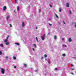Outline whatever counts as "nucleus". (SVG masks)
I'll return each instance as SVG.
<instances>
[{
	"mask_svg": "<svg viewBox=\"0 0 76 76\" xmlns=\"http://www.w3.org/2000/svg\"><path fill=\"white\" fill-rule=\"evenodd\" d=\"M23 66L25 67H27V65H26V64H24Z\"/></svg>",
	"mask_w": 76,
	"mask_h": 76,
	"instance_id": "obj_11",
	"label": "nucleus"
},
{
	"mask_svg": "<svg viewBox=\"0 0 76 76\" xmlns=\"http://www.w3.org/2000/svg\"><path fill=\"white\" fill-rule=\"evenodd\" d=\"M48 24L50 26H52V24H51L50 23H49Z\"/></svg>",
	"mask_w": 76,
	"mask_h": 76,
	"instance_id": "obj_23",
	"label": "nucleus"
},
{
	"mask_svg": "<svg viewBox=\"0 0 76 76\" xmlns=\"http://www.w3.org/2000/svg\"><path fill=\"white\" fill-rule=\"evenodd\" d=\"M55 70H57V68H55Z\"/></svg>",
	"mask_w": 76,
	"mask_h": 76,
	"instance_id": "obj_42",
	"label": "nucleus"
},
{
	"mask_svg": "<svg viewBox=\"0 0 76 76\" xmlns=\"http://www.w3.org/2000/svg\"><path fill=\"white\" fill-rule=\"evenodd\" d=\"M69 13L70 14H72V12H71V11L70 10L69 11Z\"/></svg>",
	"mask_w": 76,
	"mask_h": 76,
	"instance_id": "obj_30",
	"label": "nucleus"
},
{
	"mask_svg": "<svg viewBox=\"0 0 76 76\" xmlns=\"http://www.w3.org/2000/svg\"><path fill=\"white\" fill-rule=\"evenodd\" d=\"M72 70H74V69L73 68H72L71 69Z\"/></svg>",
	"mask_w": 76,
	"mask_h": 76,
	"instance_id": "obj_36",
	"label": "nucleus"
},
{
	"mask_svg": "<svg viewBox=\"0 0 76 76\" xmlns=\"http://www.w3.org/2000/svg\"><path fill=\"white\" fill-rule=\"evenodd\" d=\"M71 74L72 75H73V72H72V73H71Z\"/></svg>",
	"mask_w": 76,
	"mask_h": 76,
	"instance_id": "obj_40",
	"label": "nucleus"
},
{
	"mask_svg": "<svg viewBox=\"0 0 76 76\" xmlns=\"http://www.w3.org/2000/svg\"><path fill=\"white\" fill-rule=\"evenodd\" d=\"M63 45V46H64V45Z\"/></svg>",
	"mask_w": 76,
	"mask_h": 76,
	"instance_id": "obj_47",
	"label": "nucleus"
},
{
	"mask_svg": "<svg viewBox=\"0 0 76 76\" xmlns=\"http://www.w3.org/2000/svg\"><path fill=\"white\" fill-rule=\"evenodd\" d=\"M36 29H38V28L37 27H36Z\"/></svg>",
	"mask_w": 76,
	"mask_h": 76,
	"instance_id": "obj_39",
	"label": "nucleus"
},
{
	"mask_svg": "<svg viewBox=\"0 0 76 76\" xmlns=\"http://www.w3.org/2000/svg\"><path fill=\"white\" fill-rule=\"evenodd\" d=\"M9 44V42H6V45H8Z\"/></svg>",
	"mask_w": 76,
	"mask_h": 76,
	"instance_id": "obj_21",
	"label": "nucleus"
},
{
	"mask_svg": "<svg viewBox=\"0 0 76 76\" xmlns=\"http://www.w3.org/2000/svg\"><path fill=\"white\" fill-rule=\"evenodd\" d=\"M49 6H50V7H52V6H51V4L49 5Z\"/></svg>",
	"mask_w": 76,
	"mask_h": 76,
	"instance_id": "obj_28",
	"label": "nucleus"
},
{
	"mask_svg": "<svg viewBox=\"0 0 76 76\" xmlns=\"http://www.w3.org/2000/svg\"><path fill=\"white\" fill-rule=\"evenodd\" d=\"M15 3H16L17 2L16 0H15Z\"/></svg>",
	"mask_w": 76,
	"mask_h": 76,
	"instance_id": "obj_41",
	"label": "nucleus"
},
{
	"mask_svg": "<svg viewBox=\"0 0 76 76\" xmlns=\"http://www.w3.org/2000/svg\"><path fill=\"white\" fill-rule=\"evenodd\" d=\"M2 54V52L1 51H0V55H1Z\"/></svg>",
	"mask_w": 76,
	"mask_h": 76,
	"instance_id": "obj_22",
	"label": "nucleus"
},
{
	"mask_svg": "<svg viewBox=\"0 0 76 76\" xmlns=\"http://www.w3.org/2000/svg\"><path fill=\"white\" fill-rule=\"evenodd\" d=\"M36 39L37 41V42H38V38H37V37H36Z\"/></svg>",
	"mask_w": 76,
	"mask_h": 76,
	"instance_id": "obj_19",
	"label": "nucleus"
},
{
	"mask_svg": "<svg viewBox=\"0 0 76 76\" xmlns=\"http://www.w3.org/2000/svg\"><path fill=\"white\" fill-rule=\"evenodd\" d=\"M25 25V23L23 22L22 24V26H23Z\"/></svg>",
	"mask_w": 76,
	"mask_h": 76,
	"instance_id": "obj_13",
	"label": "nucleus"
},
{
	"mask_svg": "<svg viewBox=\"0 0 76 76\" xmlns=\"http://www.w3.org/2000/svg\"><path fill=\"white\" fill-rule=\"evenodd\" d=\"M34 47H35V48H36V47H37V45H36L35 44H34Z\"/></svg>",
	"mask_w": 76,
	"mask_h": 76,
	"instance_id": "obj_15",
	"label": "nucleus"
},
{
	"mask_svg": "<svg viewBox=\"0 0 76 76\" xmlns=\"http://www.w3.org/2000/svg\"><path fill=\"white\" fill-rule=\"evenodd\" d=\"M32 49H33V51H35V49H34V48H33Z\"/></svg>",
	"mask_w": 76,
	"mask_h": 76,
	"instance_id": "obj_32",
	"label": "nucleus"
},
{
	"mask_svg": "<svg viewBox=\"0 0 76 76\" xmlns=\"http://www.w3.org/2000/svg\"><path fill=\"white\" fill-rule=\"evenodd\" d=\"M58 11L59 12H61V8H59Z\"/></svg>",
	"mask_w": 76,
	"mask_h": 76,
	"instance_id": "obj_7",
	"label": "nucleus"
},
{
	"mask_svg": "<svg viewBox=\"0 0 76 76\" xmlns=\"http://www.w3.org/2000/svg\"><path fill=\"white\" fill-rule=\"evenodd\" d=\"M15 44H16L17 45H19V43H15Z\"/></svg>",
	"mask_w": 76,
	"mask_h": 76,
	"instance_id": "obj_17",
	"label": "nucleus"
},
{
	"mask_svg": "<svg viewBox=\"0 0 76 76\" xmlns=\"http://www.w3.org/2000/svg\"><path fill=\"white\" fill-rule=\"evenodd\" d=\"M13 58L14 60H16V57H15V56H13Z\"/></svg>",
	"mask_w": 76,
	"mask_h": 76,
	"instance_id": "obj_14",
	"label": "nucleus"
},
{
	"mask_svg": "<svg viewBox=\"0 0 76 76\" xmlns=\"http://www.w3.org/2000/svg\"><path fill=\"white\" fill-rule=\"evenodd\" d=\"M17 9L18 12V11H19V7L18 6L17 8Z\"/></svg>",
	"mask_w": 76,
	"mask_h": 76,
	"instance_id": "obj_8",
	"label": "nucleus"
},
{
	"mask_svg": "<svg viewBox=\"0 0 76 76\" xmlns=\"http://www.w3.org/2000/svg\"><path fill=\"white\" fill-rule=\"evenodd\" d=\"M1 73L2 74H4V69H3V68L1 69Z\"/></svg>",
	"mask_w": 76,
	"mask_h": 76,
	"instance_id": "obj_2",
	"label": "nucleus"
},
{
	"mask_svg": "<svg viewBox=\"0 0 76 76\" xmlns=\"http://www.w3.org/2000/svg\"><path fill=\"white\" fill-rule=\"evenodd\" d=\"M14 12H15H15H16V11H15V10H14Z\"/></svg>",
	"mask_w": 76,
	"mask_h": 76,
	"instance_id": "obj_38",
	"label": "nucleus"
},
{
	"mask_svg": "<svg viewBox=\"0 0 76 76\" xmlns=\"http://www.w3.org/2000/svg\"><path fill=\"white\" fill-rule=\"evenodd\" d=\"M9 38V36H8V37H7V38L5 39V40L4 41V42H7V39Z\"/></svg>",
	"mask_w": 76,
	"mask_h": 76,
	"instance_id": "obj_3",
	"label": "nucleus"
},
{
	"mask_svg": "<svg viewBox=\"0 0 76 76\" xmlns=\"http://www.w3.org/2000/svg\"><path fill=\"white\" fill-rule=\"evenodd\" d=\"M45 37V34H44L42 36H41V39L42 40H44V38Z\"/></svg>",
	"mask_w": 76,
	"mask_h": 76,
	"instance_id": "obj_1",
	"label": "nucleus"
},
{
	"mask_svg": "<svg viewBox=\"0 0 76 76\" xmlns=\"http://www.w3.org/2000/svg\"><path fill=\"white\" fill-rule=\"evenodd\" d=\"M54 38L56 40L57 39V36H54Z\"/></svg>",
	"mask_w": 76,
	"mask_h": 76,
	"instance_id": "obj_9",
	"label": "nucleus"
},
{
	"mask_svg": "<svg viewBox=\"0 0 76 76\" xmlns=\"http://www.w3.org/2000/svg\"><path fill=\"white\" fill-rule=\"evenodd\" d=\"M10 27H12V25H11V24H10Z\"/></svg>",
	"mask_w": 76,
	"mask_h": 76,
	"instance_id": "obj_24",
	"label": "nucleus"
},
{
	"mask_svg": "<svg viewBox=\"0 0 76 76\" xmlns=\"http://www.w3.org/2000/svg\"><path fill=\"white\" fill-rule=\"evenodd\" d=\"M9 17H10V16H8L7 17V21L8 20L9 18Z\"/></svg>",
	"mask_w": 76,
	"mask_h": 76,
	"instance_id": "obj_10",
	"label": "nucleus"
},
{
	"mask_svg": "<svg viewBox=\"0 0 76 76\" xmlns=\"http://www.w3.org/2000/svg\"><path fill=\"white\" fill-rule=\"evenodd\" d=\"M39 12H41V9H39Z\"/></svg>",
	"mask_w": 76,
	"mask_h": 76,
	"instance_id": "obj_25",
	"label": "nucleus"
},
{
	"mask_svg": "<svg viewBox=\"0 0 76 76\" xmlns=\"http://www.w3.org/2000/svg\"><path fill=\"white\" fill-rule=\"evenodd\" d=\"M6 58V59H8V57L7 56H6L5 57Z\"/></svg>",
	"mask_w": 76,
	"mask_h": 76,
	"instance_id": "obj_27",
	"label": "nucleus"
},
{
	"mask_svg": "<svg viewBox=\"0 0 76 76\" xmlns=\"http://www.w3.org/2000/svg\"><path fill=\"white\" fill-rule=\"evenodd\" d=\"M49 20H51V19H49Z\"/></svg>",
	"mask_w": 76,
	"mask_h": 76,
	"instance_id": "obj_46",
	"label": "nucleus"
},
{
	"mask_svg": "<svg viewBox=\"0 0 76 76\" xmlns=\"http://www.w3.org/2000/svg\"><path fill=\"white\" fill-rule=\"evenodd\" d=\"M45 60L46 61H47V59H45Z\"/></svg>",
	"mask_w": 76,
	"mask_h": 76,
	"instance_id": "obj_44",
	"label": "nucleus"
},
{
	"mask_svg": "<svg viewBox=\"0 0 76 76\" xmlns=\"http://www.w3.org/2000/svg\"><path fill=\"white\" fill-rule=\"evenodd\" d=\"M66 6L67 7H69V3H66Z\"/></svg>",
	"mask_w": 76,
	"mask_h": 76,
	"instance_id": "obj_4",
	"label": "nucleus"
},
{
	"mask_svg": "<svg viewBox=\"0 0 76 76\" xmlns=\"http://www.w3.org/2000/svg\"><path fill=\"white\" fill-rule=\"evenodd\" d=\"M75 28H76V23H75Z\"/></svg>",
	"mask_w": 76,
	"mask_h": 76,
	"instance_id": "obj_33",
	"label": "nucleus"
},
{
	"mask_svg": "<svg viewBox=\"0 0 76 76\" xmlns=\"http://www.w3.org/2000/svg\"><path fill=\"white\" fill-rule=\"evenodd\" d=\"M62 56H63V57H64V56H66V54H63L62 55Z\"/></svg>",
	"mask_w": 76,
	"mask_h": 76,
	"instance_id": "obj_18",
	"label": "nucleus"
},
{
	"mask_svg": "<svg viewBox=\"0 0 76 76\" xmlns=\"http://www.w3.org/2000/svg\"><path fill=\"white\" fill-rule=\"evenodd\" d=\"M34 71L35 72H37V70H35Z\"/></svg>",
	"mask_w": 76,
	"mask_h": 76,
	"instance_id": "obj_31",
	"label": "nucleus"
},
{
	"mask_svg": "<svg viewBox=\"0 0 76 76\" xmlns=\"http://www.w3.org/2000/svg\"><path fill=\"white\" fill-rule=\"evenodd\" d=\"M67 46H66V45L65 46V47H66Z\"/></svg>",
	"mask_w": 76,
	"mask_h": 76,
	"instance_id": "obj_43",
	"label": "nucleus"
},
{
	"mask_svg": "<svg viewBox=\"0 0 76 76\" xmlns=\"http://www.w3.org/2000/svg\"><path fill=\"white\" fill-rule=\"evenodd\" d=\"M0 46H1V47H4V45H3V44H1L0 45Z\"/></svg>",
	"mask_w": 76,
	"mask_h": 76,
	"instance_id": "obj_12",
	"label": "nucleus"
},
{
	"mask_svg": "<svg viewBox=\"0 0 76 76\" xmlns=\"http://www.w3.org/2000/svg\"><path fill=\"white\" fill-rule=\"evenodd\" d=\"M21 0V1H22V0Z\"/></svg>",
	"mask_w": 76,
	"mask_h": 76,
	"instance_id": "obj_48",
	"label": "nucleus"
},
{
	"mask_svg": "<svg viewBox=\"0 0 76 76\" xmlns=\"http://www.w3.org/2000/svg\"><path fill=\"white\" fill-rule=\"evenodd\" d=\"M3 9L4 10H6V6H4L3 7Z\"/></svg>",
	"mask_w": 76,
	"mask_h": 76,
	"instance_id": "obj_5",
	"label": "nucleus"
},
{
	"mask_svg": "<svg viewBox=\"0 0 76 76\" xmlns=\"http://www.w3.org/2000/svg\"><path fill=\"white\" fill-rule=\"evenodd\" d=\"M44 58L43 57H42L41 59H43Z\"/></svg>",
	"mask_w": 76,
	"mask_h": 76,
	"instance_id": "obj_37",
	"label": "nucleus"
},
{
	"mask_svg": "<svg viewBox=\"0 0 76 76\" xmlns=\"http://www.w3.org/2000/svg\"><path fill=\"white\" fill-rule=\"evenodd\" d=\"M68 41L69 42H72V39H71V38H69L68 39Z\"/></svg>",
	"mask_w": 76,
	"mask_h": 76,
	"instance_id": "obj_6",
	"label": "nucleus"
},
{
	"mask_svg": "<svg viewBox=\"0 0 76 76\" xmlns=\"http://www.w3.org/2000/svg\"><path fill=\"white\" fill-rule=\"evenodd\" d=\"M48 63H49V64H50V62H48Z\"/></svg>",
	"mask_w": 76,
	"mask_h": 76,
	"instance_id": "obj_45",
	"label": "nucleus"
},
{
	"mask_svg": "<svg viewBox=\"0 0 76 76\" xmlns=\"http://www.w3.org/2000/svg\"><path fill=\"white\" fill-rule=\"evenodd\" d=\"M55 15L56 16V18H58V15H57V14H55Z\"/></svg>",
	"mask_w": 76,
	"mask_h": 76,
	"instance_id": "obj_16",
	"label": "nucleus"
},
{
	"mask_svg": "<svg viewBox=\"0 0 76 76\" xmlns=\"http://www.w3.org/2000/svg\"><path fill=\"white\" fill-rule=\"evenodd\" d=\"M14 68H15V69H16V66H14Z\"/></svg>",
	"mask_w": 76,
	"mask_h": 76,
	"instance_id": "obj_26",
	"label": "nucleus"
},
{
	"mask_svg": "<svg viewBox=\"0 0 76 76\" xmlns=\"http://www.w3.org/2000/svg\"><path fill=\"white\" fill-rule=\"evenodd\" d=\"M44 57H47V56L46 55H44Z\"/></svg>",
	"mask_w": 76,
	"mask_h": 76,
	"instance_id": "obj_20",
	"label": "nucleus"
},
{
	"mask_svg": "<svg viewBox=\"0 0 76 76\" xmlns=\"http://www.w3.org/2000/svg\"><path fill=\"white\" fill-rule=\"evenodd\" d=\"M73 65H72V64H71V66H72V67H73Z\"/></svg>",
	"mask_w": 76,
	"mask_h": 76,
	"instance_id": "obj_34",
	"label": "nucleus"
},
{
	"mask_svg": "<svg viewBox=\"0 0 76 76\" xmlns=\"http://www.w3.org/2000/svg\"><path fill=\"white\" fill-rule=\"evenodd\" d=\"M63 22H64V24H66V23H65V22H64V20H63Z\"/></svg>",
	"mask_w": 76,
	"mask_h": 76,
	"instance_id": "obj_29",
	"label": "nucleus"
},
{
	"mask_svg": "<svg viewBox=\"0 0 76 76\" xmlns=\"http://www.w3.org/2000/svg\"><path fill=\"white\" fill-rule=\"evenodd\" d=\"M62 41L63 40H64V38H62Z\"/></svg>",
	"mask_w": 76,
	"mask_h": 76,
	"instance_id": "obj_35",
	"label": "nucleus"
}]
</instances>
